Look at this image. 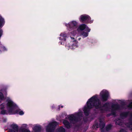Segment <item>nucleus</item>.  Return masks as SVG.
Segmentation results:
<instances>
[{
  "mask_svg": "<svg viewBox=\"0 0 132 132\" xmlns=\"http://www.w3.org/2000/svg\"><path fill=\"white\" fill-rule=\"evenodd\" d=\"M97 96V95H95L91 97L90 99H93L95 105V108L97 109H99L101 113H103L106 110V109L108 108L109 103L106 102L102 106H101V102Z\"/></svg>",
  "mask_w": 132,
  "mask_h": 132,
  "instance_id": "1",
  "label": "nucleus"
},
{
  "mask_svg": "<svg viewBox=\"0 0 132 132\" xmlns=\"http://www.w3.org/2000/svg\"><path fill=\"white\" fill-rule=\"evenodd\" d=\"M7 103L6 106L8 110L11 113L10 114H15L18 113L19 111L18 110H14L17 108L16 105L10 99H7L6 101Z\"/></svg>",
  "mask_w": 132,
  "mask_h": 132,
  "instance_id": "2",
  "label": "nucleus"
},
{
  "mask_svg": "<svg viewBox=\"0 0 132 132\" xmlns=\"http://www.w3.org/2000/svg\"><path fill=\"white\" fill-rule=\"evenodd\" d=\"M82 117V112H78L75 114L71 115L68 118L71 123L75 124L80 122Z\"/></svg>",
  "mask_w": 132,
  "mask_h": 132,
  "instance_id": "3",
  "label": "nucleus"
},
{
  "mask_svg": "<svg viewBox=\"0 0 132 132\" xmlns=\"http://www.w3.org/2000/svg\"><path fill=\"white\" fill-rule=\"evenodd\" d=\"M91 98L88 100L87 102V106L85 107L83 111L84 113L86 116H88L89 115V110L94 107L95 108V105L93 99H91Z\"/></svg>",
  "mask_w": 132,
  "mask_h": 132,
  "instance_id": "4",
  "label": "nucleus"
},
{
  "mask_svg": "<svg viewBox=\"0 0 132 132\" xmlns=\"http://www.w3.org/2000/svg\"><path fill=\"white\" fill-rule=\"evenodd\" d=\"M57 122L54 121L50 123L46 127L47 132H53L54 131L56 127L58 125Z\"/></svg>",
  "mask_w": 132,
  "mask_h": 132,
  "instance_id": "5",
  "label": "nucleus"
},
{
  "mask_svg": "<svg viewBox=\"0 0 132 132\" xmlns=\"http://www.w3.org/2000/svg\"><path fill=\"white\" fill-rule=\"evenodd\" d=\"M100 99L102 102H105L108 99L109 94L108 91H102L100 93Z\"/></svg>",
  "mask_w": 132,
  "mask_h": 132,
  "instance_id": "6",
  "label": "nucleus"
},
{
  "mask_svg": "<svg viewBox=\"0 0 132 132\" xmlns=\"http://www.w3.org/2000/svg\"><path fill=\"white\" fill-rule=\"evenodd\" d=\"M77 22L75 21H72L71 22L69 23L68 24H66V26L69 28V30L72 29H76L77 28Z\"/></svg>",
  "mask_w": 132,
  "mask_h": 132,
  "instance_id": "7",
  "label": "nucleus"
},
{
  "mask_svg": "<svg viewBox=\"0 0 132 132\" xmlns=\"http://www.w3.org/2000/svg\"><path fill=\"white\" fill-rule=\"evenodd\" d=\"M93 22V20H91V18L89 15L86 14H83V23H91Z\"/></svg>",
  "mask_w": 132,
  "mask_h": 132,
  "instance_id": "8",
  "label": "nucleus"
},
{
  "mask_svg": "<svg viewBox=\"0 0 132 132\" xmlns=\"http://www.w3.org/2000/svg\"><path fill=\"white\" fill-rule=\"evenodd\" d=\"M10 126L12 129H9L8 132H18V131L19 127L16 124H12Z\"/></svg>",
  "mask_w": 132,
  "mask_h": 132,
  "instance_id": "9",
  "label": "nucleus"
},
{
  "mask_svg": "<svg viewBox=\"0 0 132 132\" xmlns=\"http://www.w3.org/2000/svg\"><path fill=\"white\" fill-rule=\"evenodd\" d=\"M129 113V112L128 111L122 112L120 114V117L121 118L123 119L127 117Z\"/></svg>",
  "mask_w": 132,
  "mask_h": 132,
  "instance_id": "10",
  "label": "nucleus"
},
{
  "mask_svg": "<svg viewBox=\"0 0 132 132\" xmlns=\"http://www.w3.org/2000/svg\"><path fill=\"white\" fill-rule=\"evenodd\" d=\"M33 129L34 132H41L42 130L41 127L40 125H36L34 127Z\"/></svg>",
  "mask_w": 132,
  "mask_h": 132,
  "instance_id": "11",
  "label": "nucleus"
},
{
  "mask_svg": "<svg viewBox=\"0 0 132 132\" xmlns=\"http://www.w3.org/2000/svg\"><path fill=\"white\" fill-rule=\"evenodd\" d=\"M90 31V29L87 25L84 23H83V31L89 32Z\"/></svg>",
  "mask_w": 132,
  "mask_h": 132,
  "instance_id": "12",
  "label": "nucleus"
},
{
  "mask_svg": "<svg viewBox=\"0 0 132 132\" xmlns=\"http://www.w3.org/2000/svg\"><path fill=\"white\" fill-rule=\"evenodd\" d=\"M63 123L65 127L68 129H69L70 128V125L69 122L67 120H64Z\"/></svg>",
  "mask_w": 132,
  "mask_h": 132,
  "instance_id": "13",
  "label": "nucleus"
},
{
  "mask_svg": "<svg viewBox=\"0 0 132 132\" xmlns=\"http://www.w3.org/2000/svg\"><path fill=\"white\" fill-rule=\"evenodd\" d=\"M1 113L3 115H7L8 114H9V115L11 114H10L11 113L10 112H9V110H8L7 111L5 109H3L1 110Z\"/></svg>",
  "mask_w": 132,
  "mask_h": 132,
  "instance_id": "14",
  "label": "nucleus"
},
{
  "mask_svg": "<svg viewBox=\"0 0 132 132\" xmlns=\"http://www.w3.org/2000/svg\"><path fill=\"white\" fill-rule=\"evenodd\" d=\"M5 23L4 19L2 17H0V28H2Z\"/></svg>",
  "mask_w": 132,
  "mask_h": 132,
  "instance_id": "15",
  "label": "nucleus"
},
{
  "mask_svg": "<svg viewBox=\"0 0 132 132\" xmlns=\"http://www.w3.org/2000/svg\"><path fill=\"white\" fill-rule=\"evenodd\" d=\"M112 107L115 109L116 110H118L120 109V106L118 104H116L112 105Z\"/></svg>",
  "mask_w": 132,
  "mask_h": 132,
  "instance_id": "16",
  "label": "nucleus"
},
{
  "mask_svg": "<svg viewBox=\"0 0 132 132\" xmlns=\"http://www.w3.org/2000/svg\"><path fill=\"white\" fill-rule=\"evenodd\" d=\"M112 127V125L111 124L108 125L105 127V130L107 131L111 130Z\"/></svg>",
  "mask_w": 132,
  "mask_h": 132,
  "instance_id": "17",
  "label": "nucleus"
},
{
  "mask_svg": "<svg viewBox=\"0 0 132 132\" xmlns=\"http://www.w3.org/2000/svg\"><path fill=\"white\" fill-rule=\"evenodd\" d=\"M100 123V128H104L105 126V123L103 122L101 119L99 120Z\"/></svg>",
  "mask_w": 132,
  "mask_h": 132,
  "instance_id": "18",
  "label": "nucleus"
},
{
  "mask_svg": "<svg viewBox=\"0 0 132 132\" xmlns=\"http://www.w3.org/2000/svg\"><path fill=\"white\" fill-rule=\"evenodd\" d=\"M60 36L62 37H63V39L61 38V37H60V39L61 40H63L64 41H65L66 40V39L65 38L67 36V35L66 34H64L63 33H61L60 34Z\"/></svg>",
  "mask_w": 132,
  "mask_h": 132,
  "instance_id": "19",
  "label": "nucleus"
},
{
  "mask_svg": "<svg viewBox=\"0 0 132 132\" xmlns=\"http://www.w3.org/2000/svg\"><path fill=\"white\" fill-rule=\"evenodd\" d=\"M77 30L78 32L82 31V24H81L77 28Z\"/></svg>",
  "mask_w": 132,
  "mask_h": 132,
  "instance_id": "20",
  "label": "nucleus"
},
{
  "mask_svg": "<svg viewBox=\"0 0 132 132\" xmlns=\"http://www.w3.org/2000/svg\"><path fill=\"white\" fill-rule=\"evenodd\" d=\"M58 131L59 132H65V130L63 127H61L58 129Z\"/></svg>",
  "mask_w": 132,
  "mask_h": 132,
  "instance_id": "21",
  "label": "nucleus"
},
{
  "mask_svg": "<svg viewBox=\"0 0 132 132\" xmlns=\"http://www.w3.org/2000/svg\"><path fill=\"white\" fill-rule=\"evenodd\" d=\"M89 32L83 31V38L86 37L88 36Z\"/></svg>",
  "mask_w": 132,
  "mask_h": 132,
  "instance_id": "22",
  "label": "nucleus"
},
{
  "mask_svg": "<svg viewBox=\"0 0 132 132\" xmlns=\"http://www.w3.org/2000/svg\"><path fill=\"white\" fill-rule=\"evenodd\" d=\"M20 130L22 132H30L29 130L25 128H20Z\"/></svg>",
  "mask_w": 132,
  "mask_h": 132,
  "instance_id": "23",
  "label": "nucleus"
},
{
  "mask_svg": "<svg viewBox=\"0 0 132 132\" xmlns=\"http://www.w3.org/2000/svg\"><path fill=\"white\" fill-rule=\"evenodd\" d=\"M18 110L19 112L17 114H19L20 115H22L24 114V112L22 111H20V110L17 109Z\"/></svg>",
  "mask_w": 132,
  "mask_h": 132,
  "instance_id": "24",
  "label": "nucleus"
},
{
  "mask_svg": "<svg viewBox=\"0 0 132 132\" xmlns=\"http://www.w3.org/2000/svg\"><path fill=\"white\" fill-rule=\"evenodd\" d=\"M116 125H122V122L120 121V120H119L117 121L116 122Z\"/></svg>",
  "mask_w": 132,
  "mask_h": 132,
  "instance_id": "25",
  "label": "nucleus"
},
{
  "mask_svg": "<svg viewBox=\"0 0 132 132\" xmlns=\"http://www.w3.org/2000/svg\"><path fill=\"white\" fill-rule=\"evenodd\" d=\"M4 98V96L3 94L0 92V99L1 100H3Z\"/></svg>",
  "mask_w": 132,
  "mask_h": 132,
  "instance_id": "26",
  "label": "nucleus"
},
{
  "mask_svg": "<svg viewBox=\"0 0 132 132\" xmlns=\"http://www.w3.org/2000/svg\"><path fill=\"white\" fill-rule=\"evenodd\" d=\"M5 108V106L3 104H2L0 105V109L1 110H3Z\"/></svg>",
  "mask_w": 132,
  "mask_h": 132,
  "instance_id": "27",
  "label": "nucleus"
},
{
  "mask_svg": "<svg viewBox=\"0 0 132 132\" xmlns=\"http://www.w3.org/2000/svg\"><path fill=\"white\" fill-rule=\"evenodd\" d=\"M3 31L2 29H0V38L3 34Z\"/></svg>",
  "mask_w": 132,
  "mask_h": 132,
  "instance_id": "28",
  "label": "nucleus"
},
{
  "mask_svg": "<svg viewBox=\"0 0 132 132\" xmlns=\"http://www.w3.org/2000/svg\"><path fill=\"white\" fill-rule=\"evenodd\" d=\"M111 115H113V116H115V115L116 114V112L114 111H113L112 110L111 112Z\"/></svg>",
  "mask_w": 132,
  "mask_h": 132,
  "instance_id": "29",
  "label": "nucleus"
},
{
  "mask_svg": "<svg viewBox=\"0 0 132 132\" xmlns=\"http://www.w3.org/2000/svg\"><path fill=\"white\" fill-rule=\"evenodd\" d=\"M128 108H132V102L130 103L128 106Z\"/></svg>",
  "mask_w": 132,
  "mask_h": 132,
  "instance_id": "30",
  "label": "nucleus"
},
{
  "mask_svg": "<svg viewBox=\"0 0 132 132\" xmlns=\"http://www.w3.org/2000/svg\"><path fill=\"white\" fill-rule=\"evenodd\" d=\"M119 132H128L125 129H122L120 130Z\"/></svg>",
  "mask_w": 132,
  "mask_h": 132,
  "instance_id": "31",
  "label": "nucleus"
},
{
  "mask_svg": "<svg viewBox=\"0 0 132 132\" xmlns=\"http://www.w3.org/2000/svg\"><path fill=\"white\" fill-rule=\"evenodd\" d=\"M130 125L129 126V128L130 130L132 131V123H130Z\"/></svg>",
  "mask_w": 132,
  "mask_h": 132,
  "instance_id": "32",
  "label": "nucleus"
},
{
  "mask_svg": "<svg viewBox=\"0 0 132 132\" xmlns=\"http://www.w3.org/2000/svg\"><path fill=\"white\" fill-rule=\"evenodd\" d=\"M79 20L80 21L82 22V15H81L80 16Z\"/></svg>",
  "mask_w": 132,
  "mask_h": 132,
  "instance_id": "33",
  "label": "nucleus"
},
{
  "mask_svg": "<svg viewBox=\"0 0 132 132\" xmlns=\"http://www.w3.org/2000/svg\"><path fill=\"white\" fill-rule=\"evenodd\" d=\"M100 129L101 132H105V130L104 128H101Z\"/></svg>",
  "mask_w": 132,
  "mask_h": 132,
  "instance_id": "34",
  "label": "nucleus"
},
{
  "mask_svg": "<svg viewBox=\"0 0 132 132\" xmlns=\"http://www.w3.org/2000/svg\"><path fill=\"white\" fill-rule=\"evenodd\" d=\"M82 122H81V123L79 124V125L78 126H81V125H82Z\"/></svg>",
  "mask_w": 132,
  "mask_h": 132,
  "instance_id": "35",
  "label": "nucleus"
},
{
  "mask_svg": "<svg viewBox=\"0 0 132 132\" xmlns=\"http://www.w3.org/2000/svg\"><path fill=\"white\" fill-rule=\"evenodd\" d=\"M111 115V113H109V114H108L107 116H108V117H109V116H110Z\"/></svg>",
  "mask_w": 132,
  "mask_h": 132,
  "instance_id": "36",
  "label": "nucleus"
},
{
  "mask_svg": "<svg viewBox=\"0 0 132 132\" xmlns=\"http://www.w3.org/2000/svg\"><path fill=\"white\" fill-rule=\"evenodd\" d=\"M130 120L132 121V116H131V118H130Z\"/></svg>",
  "mask_w": 132,
  "mask_h": 132,
  "instance_id": "37",
  "label": "nucleus"
},
{
  "mask_svg": "<svg viewBox=\"0 0 132 132\" xmlns=\"http://www.w3.org/2000/svg\"><path fill=\"white\" fill-rule=\"evenodd\" d=\"M60 106H59L58 109H59V110H60Z\"/></svg>",
  "mask_w": 132,
  "mask_h": 132,
  "instance_id": "38",
  "label": "nucleus"
},
{
  "mask_svg": "<svg viewBox=\"0 0 132 132\" xmlns=\"http://www.w3.org/2000/svg\"><path fill=\"white\" fill-rule=\"evenodd\" d=\"M71 38L72 39H74V37H71Z\"/></svg>",
  "mask_w": 132,
  "mask_h": 132,
  "instance_id": "39",
  "label": "nucleus"
},
{
  "mask_svg": "<svg viewBox=\"0 0 132 132\" xmlns=\"http://www.w3.org/2000/svg\"><path fill=\"white\" fill-rule=\"evenodd\" d=\"M61 107L62 108H63V106H61Z\"/></svg>",
  "mask_w": 132,
  "mask_h": 132,
  "instance_id": "40",
  "label": "nucleus"
},
{
  "mask_svg": "<svg viewBox=\"0 0 132 132\" xmlns=\"http://www.w3.org/2000/svg\"><path fill=\"white\" fill-rule=\"evenodd\" d=\"M81 39V38H79L78 39V40H80Z\"/></svg>",
  "mask_w": 132,
  "mask_h": 132,
  "instance_id": "41",
  "label": "nucleus"
},
{
  "mask_svg": "<svg viewBox=\"0 0 132 132\" xmlns=\"http://www.w3.org/2000/svg\"><path fill=\"white\" fill-rule=\"evenodd\" d=\"M98 125L97 124H96V125H95V126H97Z\"/></svg>",
  "mask_w": 132,
  "mask_h": 132,
  "instance_id": "42",
  "label": "nucleus"
},
{
  "mask_svg": "<svg viewBox=\"0 0 132 132\" xmlns=\"http://www.w3.org/2000/svg\"><path fill=\"white\" fill-rule=\"evenodd\" d=\"M83 121H84V118L83 117Z\"/></svg>",
  "mask_w": 132,
  "mask_h": 132,
  "instance_id": "43",
  "label": "nucleus"
},
{
  "mask_svg": "<svg viewBox=\"0 0 132 132\" xmlns=\"http://www.w3.org/2000/svg\"><path fill=\"white\" fill-rule=\"evenodd\" d=\"M81 35H82V32H81Z\"/></svg>",
  "mask_w": 132,
  "mask_h": 132,
  "instance_id": "44",
  "label": "nucleus"
},
{
  "mask_svg": "<svg viewBox=\"0 0 132 132\" xmlns=\"http://www.w3.org/2000/svg\"><path fill=\"white\" fill-rule=\"evenodd\" d=\"M73 32H75V33H76V32L75 31H73Z\"/></svg>",
  "mask_w": 132,
  "mask_h": 132,
  "instance_id": "45",
  "label": "nucleus"
}]
</instances>
